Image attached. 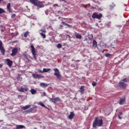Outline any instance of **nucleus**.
I'll return each instance as SVG.
<instances>
[{
  "label": "nucleus",
  "instance_id": "nucleus-1",
  "mask_svg": "<svg viewBox=\"0 0 129 129\" xmlns=\"http://www.w3.org/2000/svg\"><path fill=\"white\" fill-rule=\"evenodd\" d=\"M103 124V121L102 119H99L98 117H96L95 120L93 122V127L94 128H97V126H102Z\"/></svg>",
  "mask_w": 129,
  "mask_h": 129
},
{
  "label": "nucleus",
  "instance_id": "nucleus-2",
  "mask_svg": "<svg viewBox=\"0 0 129 129\" xmlns=\"http://www.w3.org/2000/svg\"><path fill=\"white\" fill-rule=\"evenodd\" d=\"M127 86V79L126 78H124L123 80H121L118 83V86L119 88L122 89H125L126 88V86Z\"/></svg>",
  "mask_w": 129,
  "mask_h": 129
},
{
  "label": "nucleus",
  "instance_id": "nucleus-3",
  "mask_svg": "<svg viewBox=\"0 0 129 129\" xmlns=\"http://www.w3.org/2000/svg\"><path fill=\"white\" fill-rule=\"evenodd\" d=\"M30 3L38 8H44V4L39 0H30Z\"/></svg>",
  "mask_w": 129,
  "mask_h": 129
},
{
  "label": "nucleus",
  "instance_id": "nucleus-4",
  "mask_svg": "<svg viewBox=\"0 0 129 129\" xmlns=\"http://www.w3.org/2000/svg\"><path fill=\"white\" fill-rule=\"evenodd\" d=\"M92 19H97L100 20L102 18V14L101 13H94L92 15Z\"/></svg>",
  "mask_w": 129,
  "mask_h": 129
},
{
  "label": "nucleus",
  "instance_id": "nucleus-5",
  "mask_svg": "<svg viewBox=\"0 0 129 129\" xmlns=\"http://www.w3.org/2000/svg\"><path fill=\"white\" fill-rule=\"evenodd\" d=\"M30 48L31 49V53L32 54V56L33 58H34L35 60H37V56H36V50L35 49V47L33 44H31L30 46Z\"/></svg>",
  "mask_w": 129,
  "mask_h": 129
},
{
  "label": "nucleus",
  "instance_id": "nucleus-6",
  "mask_svg": "<svg viewBox=\"0 0 129 129\" xmlns=\"http://www.w3.org/2000/svg\"><path fill=\"white\" fill-rule=\"evenodd\" d=\"M54 75L56 77V78L59 79V80H61V78L62 77H61V75L60 74V72L59 71V70L58 69H54Z\"/></svg>",
  "mask_w": 129,
  "mask_h": 129
},
{
  "label": "nucleus",
  "instance_id": "nucleus-7",
  "mask_svg": "<svg viewBox=\"0 0 129 129\" xmlns=\"http://www.w3.org/2000/svg\"><path fill=\"white\" fill-rule=\"evenodd\" d=\"M0 50L2 55H5L6 50L4 48V46H3V42H2V40H0Z\"/></svg>",
  "mask_w": 129,
  "mask_h": 129
},
{
  "label": "nucleus",
  "instance_id": "nucleus-8",
  "mask_svg": "<svg viewBox=\"0 0 129 129\" xmlns=\"http://www.w3.org/2000/svg\"><path fill=\"white\" fill-rule=\"evenodd\" d=\"M18 50L19 49L18 48V47L13 48L12 49V52L11 54V56H16L17 55V53H18Z\"/></svg>",
  "mask_w": 129,
  "mask_h": 129
},
{
  "label": "nucleus",
  "instance_id": "nucleus-9",
  "mask_svg": "<svg viewBox=\"0 0 129 129\" xmlns=\"http://www.w3.org/2000/svg\"><path fill=\"white\" fill-rule=\"evenodd\" d=\"M49 101L50 102H53V103H56V102H58V101H60V98L59 97H56L55 98H49Z\"/></svg>",
  "mask_w": 129,
  "mask_h": 129
},
{
  "label": "nucleus",
  "instance_id": "nucleus-10",
  "mask_svg": "<svg viewBox=\"0 0 129 129\" xmlns=\"http://www.w3.org/2000/svg\"><path fill=\"white\" fill-rule=\"evenodd\" d=\"M5 61L7 64V65L9 67H12L13 66V61L11 60L10 59L8 58L5 59Z\"/></svg>",
  "mask_w": 129,
  "mask_h": 129
},
{
  "label": "nucleus",
  "instance_id": "nucleus-11",
  "mask_svg": "<svg viewBox=\"0 0 129 129\" xmlns=\"http://www.w3.org/2000/svg\"><path fill=\"white\" fill-rule=\"evenodd\" d=\"M7 11H8L9 13H13V10H12V8H11V3H8L7 6Z\"/></svg>",
  "mask_w": 129,
  "mask_h": 129
},
{
  "label": "nucleus",
  "instance_id": "nucleus-12",
  "mask_svg": "<svg viewBox=\"0 0 129 129\" xmlns=\"http://www.w3.org/2000/svg\"><path fill=\"white\" fill-rule=\"evenodd\" d=\"M32 76L34 78H36V79L42 78L43 77L42 75H39L38 74H32Z\"/></svg>",
  "mask_w": 129,
  "mask_h": 129
},
{
  "label": "nucleus",
  "instance_id": "nucleus-13",
  "mask_svg": "<svg viewBox=\"0 0 129 129\" xmlns=\"http://www.w3.org/2000/svg\"><path fill=\"white\" fill-rule=\"evenodd\" d=\"M34 108H37V106L33 107V108H30L29 109L25 111V112H26V113H30V112H32V111H33Z\"/></svg>",
  "mask_w": 129,
  "mask_h": 129
},
{
  "label": "nucleus",
  "instance_id": "nucleus-14",
  "mask_svg": "<svg viewBox=\"0 0 129 129\" xmlns=\"http://www.w3.org/2000/svg\"><path fill=\"white\" fill-rule=\"evenodd\" d=\"M75 115L74 112H71V114L69 115L68 117L70 119H72Z\"/></svg>",
  "mask_w": 129,
  "mask_h": 129
},
{
  "label": "nucleus",
  "instance_id": "nucleus-15",
  "mask_svg": "<svg viewBox=\"0 0 129 129\" xmlns=\"http://www.w3.org/2000/svg\"><path fill=\"white\" fill-rule=\"evenodd\" d=\"M75 37L76 39H79V40H81V39L82 38V36L81 35V34H79L77 33H76Z\"/></svg>",
  "mask_w": 129,
  "mask_h": 129
},
{
  "label": "nucleus",
  "instance_id": "nucleus-16",
  "mask_svg": "<svg viewBox=\"0 0 129 129\" xmlns=\"http://www.w3.org/2000/svg\"><path fill=\"white\" fill-rule=\"evenodd\" d=\"M40 86L43 88H45V87H48V86H49V84H45V83H41Z\"/></svg>",
  "mask_w": 129,
  "mask_h": 129
},
{
  "label": "nucleus",
  "instance_id": "nucleus-17",
  "mask_svg": "<svg viewBox=\"0 0 129 129\" xmlns=\"http://www.w3.org/2000/svg\"><path fill=\"white\" fill-rule=\"evenodd\" d=\"M93 47H94V48L97 47V42L95 39L93 40Z\"/></svg>",
  "mask_w": 129,
  "mask_h": 129
},
{
  "label": "nucleus",
  "instance_id": "nucleus-18",
  "mask_svg": "<svg viewBox=\"0 0 129 129\" xmlns=\"http://www.w3.org/2000/svg\"><path fill=\"white\" fill-rule=\"evenodd\" d=\"M124 102H125V100L124 99H120V102H119V104H121V105L124 104Z\"/></svg>",
  "mask_w": 129,
  "mask_h": 129
},
{
  "label": "nucleus",
  "instance_id": "nucleus-19",
  "mask_svg": "<svg viewBox=\"0 0 129 129\" xmlns=\"http://www.w3.org/2000/svg\"><path fill=\"white\" fill-rule=\"evenodd\" d=\"M30 107H31V105H26V106H23V107H22V109H23V110H26V109H28L30 108Z\"/></svg>",
  "mask_w": 129,
  "mask_h": 129
},
{
  "label": "nucleus",
  "instance_id": "nucleus-20",
  "mask_svg": "<svg viewBox=\"0 0 129 129\" xmlns=\"http://www.w3.org/2000/svg\"><path fill=\"white\" fill-rule=\"evenodd\" d=\"M24 127H25V126L23 125H17L16 128L17 129H22V128H24Z\"/></svg>",
  "mask_w": 129,
  "mask_h": 129
},
{
  "label": "nucleus",
  "instance_id": "nucleus-21",
  "mask_svg": "<svg viewBox=\"0 0 129 129\" xmlns=\"http://www.w3.org/2000/svg\"><path fill=\"white\" fill-rule=\"evenodd\" d=\"M80 92L82 94L84 93V86H82L80 88Z\"/></svg>",
  "mask_w": 129,
  "mask_h": 129
},
{
  "label": "nucleus",
  "instance_id": "nucleus-22",
  "mask_svg": "<svg viewBox=\"0 0 129 129\" xmlns=\"http://www.w3.org/2000/svg\"><path fill=\"white\" fill-rule=\"evenodd\" d=\"M114 7H115V4H113V3H112V5H110L109 6L110 10H113L114 9Z\"/></svg>",
  "mask_w": 129,
  "mask_h": 129
},
{
  "label": "nucleus",
  "instance_id": "nucleus-23",
  "mask_svg": "<svg viewBox=\"0 0 129 129\" xmlns=\"http://www.w3.org/2000/svg\"><path fill=\"white\" fill-rule=\"evenodd\" d=\"M30 92L31 94L34 95V94H35V93L37 92V91L34 89H31L30 90Z\"/></svg>",
  "mask_w": 129,
  "mask_h": 129
},
{
  "label": "nucleus",
  "instance_id": "nucleus-24",
  "mask_svg": "<svg viewBox=\"0 0 129 129\" xmlns=\"http://www.w3.org/2000/svg\"><path fill=\"white\" fill-rule=\"evenodd\" d=\"M29 34H30V32H29V31H26L24 33V37H25V38H27L28 37V36H29Z\"/></svg>",
  "mask_w": 129,
  "mask_h": 129
},
{
  "label": "nucleus",
  "instance_id": "nucleus-25",
  "mask_svg": "<svg viewBox=\"0 0 129 129\" xmlns=\"http://www.w3.org/2000/svg\"><path fill=\"white\" fill-rule=\"evenodd\" d=\"M50 70H51L50 69H46V68H44L43 70V73L49 72V71H50Z\"/></svg>",
  "mask_w": 129,
  "mask_h": 129
},
{
  "label": "nucleus",
  "instance_id": "nucleus-26",
  "mask_svg": "<svg viewBox=\"0 0 129 129\" xmlns=\"http://www.w3.org/2000/svg\"><path fill=\"white\" fill-rule=\"evenodd\" d=\"M40 35H41V36L43 38V39L46 38V34L45 33H43V32H40Z\"/></svg>",
  "mask_w": 129,
  "mask_h": 129
},
{
  "label": "nucleus",
  "instance_id": "nucleus-27",
  "mask_svg": "<svg viewBox=\"0 0 129 129\" xmlns=\"http://www.w3.org/2000/svg\"><path fill=\"white\" fill-rule=\"evenodd\" d=\"M19 92H25L24 89L23 87H21V89H18Z\"/></svg>",
  "mask_w": 129,
  "mask_h": 129
},
{
  "label": "nucleus",
  "instance_id": "nucleus-28",
  "mask_svg": "<svg viewBox=\"0 0 129 129\" xmlns=\"http://www.w3.org/2000/svg\"><path fill=\"white\" fill-rule=\"evenodd\" d=\"M56 47L58 49H60V48H62V44H61V43H58Z\"/></svg>",
  "mask_w": 129,
  "mask_h": 129
},
{
  "label": "nucleus",
  "instance_id": "nucleus-29",
  "mask_svg": "<svg viewBox=\"0 0 129 129\" xmlns=\"http://www.w3.org/2000/svg\"><path fill=\"white\" fill-rule=\"evenodd\" d=\"M105 57H107V58H110V56H111V54L110 53H106L105 54Z\"/></svg>",
  "mask_w": 129,
  "mask_h": 129
},
{
  "label": "nucleus",
  "instance_id": "nucleus-30",
  "mask_svg": "<svg viewBox=\"0 0 129 129\" xmlns=\"http://www.w3.org/2000/svg\"><path fill=\"white\" fill-rule=\"evenodd\" d=\"M4 13H5V10H4L3 9L0 8V14H4Z\"/></svg>",
  "mask_w": 129,
  "mask_h": 129
},
{
  "label": "nucleus",
  "instance_id": "nucleus-31",
  "mask_svg": "<svg viewBox=\"0 0 129 129\" xmlns=\"http://www.w3.org/2000/svg\"><path fill=\"white\" fill-rule=\"evenodd\" d=\"M38 104H39V105H40L41 106H42V107H45V104H44L41 102H39Z\"/></svg>",
  "mask_w": 129,
  "mask_h": 129
},
{
  "label": "nucleus",
  "instance_id": "nucleus-32",
  "mask_svg": "<svg viewBox=\"0 0 129 129\" xmlns=\"http://www.w3.org/2000/svg\"><path fill=\"white\" fill-rule=\"evenodd\" d=\"M40 31L42 32L41 33H43L44 34L46 33V30L45 29H42Z\"/></svg>",
  "mask_w": 129,
  "mask_h": 129
},
{
  "label": "nucleus",
  "instance_id": "nucleus-33",
  "mask_svg": "<svg viewBox=\"0 0 129 129\" xmlns=\"http://www.w3.org/2000/svg\"><path fill=\"white\" fill-rule=\"evenodd\" d=\"M23 57L24 58H26V59H28V55L27 54H24Z\"/></svg>",
  "mask_w": 129,
  "mask_h": 129
},
{
  "label": "nucleus",
  "instance_id": "nucleus-34",
  "mask_svg": "<svg viewBox=\"0 0 129 129\" xmlns=\"http://www.w3.org/2000/svg\"><path fill=\"white\" fill-rule=\"evenodd\" d=\"M92 85H93V86H96V83H95V82H93L92 83Z\"/></svg>",
  "mask_w": 129,
  "mask_h": 129
},
{
  "label": "nucleus",
  "instance_id": "nucleus-35",
  "mask_svg": "<svg viewBox=\"0 0 129 129\" xmlns=\"http://www.w3.org/2000/svg\"><path fill=\"white\" fill-rule=\"evenodd\" d=\"M62 24H63L64 26H68V24L64 22H62Z\"/></svg>",
  "mask_w": 129,
  "mask_h": 129
},
{
  "label": "nucleus",
  "instance_id": "nucleus-36",
  "mask_svg": "<svg viewBox=\"0 0 129 129\" xmlns=\"http://www.w3.org/2000/svg\"><path fill=\"white\" fill-rule=\"evenodd\" d=\"M62 24H63L64 26H68V24L64 22H62Z\"/></svg>",
  "mask_w": 129,
  "mask_h": 129
},
{
  "label": "nucleus",
  "instance_id": "nucleus-37",
  "mask_svg": "<svg viewBox=\"0 0 129 129\" xmlns=\"http://www.w3.org/2000/svg\"><path fill=\"white\" fill-rule=\"evenodd\" d=\"M11 17L12 19H14V18L16 17V14H12Z\"/></svg>",
  "mask_w": 129,
  "mask_h": 129
},
{
  "label": "nucleus",
  "instance_id": "nucleus-38",
  "mask_svg": "<svg viewBox=\"0 0 129 129\" xmlns=\"http://www.w3.org/2000/svg\"><path fill=\"white\" fill-rule=\"evenodd\" d=\"M45 14L46 15V16H48V15H49V13L48 12V11H46L45 12Z\"/></svg>",
  "mask_w": 129,
  "mask_h": 129
},
{
  "label": "nucleus",
  "instance_id": "nucleus-39",
  "mask_svg": "<svg viewBox=\"0 0 129 129\" xmlns=\"http://www.w3.org/2000/svg\"><path fill=\"white\" fill-rule=\"evenodd\" d=\"M28 90H29V88H24V91H28Z\"/></svg>",
  "mask_w": 129,
  "mask_h": 129
},
{
  "label": "nucleus",
  "instance_id": "nucleus-40",
  "mask_svg": "<svg viewBox=\"0 0 129 129\" xmlns=\"http://www.w3.org/2000/svg\"><path fill=\"white\" fill-rule=\"evenodd\" d=\"M118 118H119V119H122V117H121V116H120V115H118Z\"/></svg>",
  "mask_w": 129,
  "mask_h": 129
},
{
  "label": "nucleus",
  "instance_id": "nucleus-41",
  "mask_svg": "<svg viewBox=\"0 0 129 129\" xmlns=\"http://www.w3.org/2000/svg\"><path fill=\"white\" fill-rule=\"evenodd\" d=\"M118 115H122V111H120L119 113V114Z\"/></svg>",
  "mask_w": 129,
  "mask_h": 129
},
{
  "label": "nucleus",
  "instance_id": "nucleus-42",
  "mask_svg": "<svg viewBox=\"0 0 129 129\" xmlns=\"http://www.w3.org/2000/svg\"><path fill=\"white\" fill-rule=\"evenodd\" d=\"M68 26L69 28H72V25H70L69 24H68L67 25Z\"/></svg>",
  "mask_w": 129,
  "mask_h": 129
},
{
  "label": "nucleus",
  "instance_id": "nucleus-43",
  "mask_svg": "<svg viewBox=\"0 0 129 129\" xmlns=\"http://www.w3.org/2000/svg\"><path fill=\"white\" fill-rule=\"evenodd\" d=\"M59 29H63V26L61 25H60Z\"/></svg>",
  "mask_w": 129,
  "mask_h": 129
},
{
  "label": "nucleus",
  "instance_id": "nucleus-44",
  "mask_svg": "<svg viewBox=\"0 0 129 129\" xmlns=\"http://www.w3.org/2000/svg\"><path fill=\"white\" fill-rule=\"evenodd\" d=\"M39 72H40V73H44V72H43V71H41V70H39Z\"/></svg>",
  "mask_w": 129,
  "mask_h": 129
},
{
  "label": "nucleus",
  "instance_id": "nucleus-45",
  "mask_svg": "<svg viewBox=\"0 0 129 129\" xmlns=\"http://www.w3.org/2000/svg\"><path fill=\"white\" fill-rule=\"evenodd\" d=\"M2 67H3V64H0V68H2Z\"/></svg>",
  "mask_w": 129,
  "mask_h": 129
},
{
  "label": "nucleus",
  "instance_id": "nucleus-46",
  "mask_svg": "<svg viewBox=\"0 0 129 129\" xmlns=\"http://www.w3.org/2000/svg\"><path fill=\"white\" fill-rule=\"evenodd\" d=\"M43 94H44V96H46V93L43 92Z\"/></svg>",
  "mask_w": 129,
  "mask_h": 129
},
{
  "label": "nucleus",
  "instance_id": "nucleus-47",
  "mask_svg": "<svg viewBox=\"0 0 129 129\" xmlns=\"http://www.w3.org/2000/svg\"><path fill=\"white\" fill-rule=\"evenodd\" d=\"M18 97H21V95H18Z\"/></svg>",
  "mask_w": 129,
  "mask_h": 129
},
{
  "label": "nucleus",
  "instance_id": "nucleus-48",
  "mask_svg": "<svg viewBox=\"0 0 129 129\" xmlns=\"http://www.w3.org/2000/svg\"><path fill=\"white\" fill-rule=\"evenodd\" d=\"M3 0H0V3H2V2H3Z\"/></svg>",
  "mask_w": 129,
  "mask_h": 129
},
{
  "label": "nucleus",
  "instance_id": "nucleus-49",
  "mask_svg": "<svg viewBox=\"0 0 129 129\" xmlns=\"http://www.w3.org/2000/svg\"><path fill=\"white\" fill-rule=\"evenodd\" d=\"M35 129H37V128H35Z\"/></svg>",
  "mask_w": 129,
  "mask_h": 129
}]
</instances>
